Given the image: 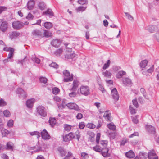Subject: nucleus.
I'll return each mask as SVG.
<instances>
[{
	"instance_id": "f257e3e1",
	"label": "nucleus",
	"mask_w": 159,
	"mask_h": 159,
	"mask_svg": "<svg viewBox=\"0 0 159 159\" xmlns=\"http://www.w3.org/2000/svg\"><path fill=\"white\" fill-rule=\"evenodd\" d=\"M63 73L64 77L63 80V81L65 82H68L72 81L73 80V75H70V72L67 70H64Z\"/></svg>"
},
{
	"instance_id": "f03ea898",
	"label": "nucleus",
	"mask_w": 159,
	"mask_h": 159,
	"mask_svg": "<svg viewBox=\"0 0 159 159\" xmlns=\"http://www.w3.org/2000/svg\"><path fill=\"white\" fill-rule=\"evenodd\" d=\"M36 110L37 113L41 116L45 117L47 116V112L44 107L39 105L37 107Z\"/></svg>"
},
{
	"instance_id": "7ed1b4c3",
	"label": "nucleus",
	"mask_w": 159,
	"mask_h": 159,
	"mask_svg": "<svg viewBox=\"0 0 159 159\" xmlns=\"http://www.w3.org/2000/svg\"><path fill=\"white\" fill-rule=\"evenodd\" d=\"M12 27L16 30H19L23 27V22L19 21H15L12 23Z\"/></svg>"
},
{
	"instance_id": "20e7f679",
	"label": "nucleus",
	"mask_w": 159,
	"mask_h": 159,
	"mask_svg": "<svg viewBox=\"0 0 159 159\" xmlns=\"http://www.w3.org/2000/svg\"><path fill=\"white\" fill-rule=\"evenodd\" d=\"M16 92L17 94H18L19 97L20 98L25 99L27 96V94L26 92L21 88H18Z\"/></svg>"
},
{
	"instance_id": "39448f33",
	"label": "nucleus",
	"mask_w": 159,
	"mask_h": 159,
	"mask_svg": "<svg viewBox=\"0 0 159 159\" xmlns=\"http://www.w3.org/2000/svg\"><path fill=\"white\" fill-rule=\"evenodd\" d=\"M80 93L83 95L87 96L90 94L89 89L87 86H82L80 88Z\"/></svg>"
},
{
	"instance_id": "423d86ee",
	"label": "nucleus",
	"mask_w": 159,
	"mask_h": 159,
	"mask_svg": "<svg viewBox=\"0 0 159 159\" xmlns=\"http://www.w3.org/2000/svg\"><path fill=\"white\" fill-rule=\"evenodd\" d=\"M75 138V136L72 132H70L65 136H63V141L65 142H67Z\"/></svg>"
},
{
	"instance_id": "0eeeda50",
	"label": "nucleus",
	"mask_w": 159,
	"mask_h": 159,
	"mask_svg": "<svg viewBox=\"0 0 159 159\" xmlns=\"http://www.w3.org/2000/svg\"><path fill=\"white\" fill-rule=\"evenodd\" d=\"M111 94L112 98L114 99L115 102H117L118 101L119 99V96L116 88H114L111 90Z\"/></svg>"
},
{
	"instance_id": "6e6552de",
	"label": "nucleus",
	"mask_w": 159,
	"mask_h": 159,
	"mask_svg": "<svg viewBox=\"0 0 159 159\" xmlns=\"http://www.w3.org/2000/svg\"><path fill=\"white\" fill-rule=\"evenodd\" d=\"M145 29L151 33L159 31V30L158 29L157 26L155 25L148 26L146 27Z\"/></svg>"
},
{
	"instance_id": "1a4fd4ad",
	"label": "nucleus",
	"mask_w": 159,
	"mask_h": 159,
	"mask_svg": "<svg viewBox=\"0 0 159 159\" xmlns=\"http://www.w3.org/2000/svg\"><path fill=\"white\" fill-rule=\"evenodd\" d=\"M145 128L146 131L149 133L154 134L156 133L155 128L151 125H146Z\"/></svg>"
},
{
	"instance_id": "9d476101",
	"label": "nucleus",
	"mask_w": 159,
	"mask_h": 159,
	"mask_svg": "<svg viewBox=\"0 0 159 159\" xmlns=\"http://www.w3.org/2000/svg\"><path fill=\"white\" fill-rule=\"evenodd\" d=\"M1 23L0 25V30L3 32L5 33L7 30L8 27V23L6 21L2 20Z\"/></svg>"
},
{
	"instance_id": "9b49d317",
	"label": "nucleus",
	"mask_w": 159,
	"mask_h": 159,
	"mask_svg": "<svg viewBox=\"0 0 159 159\" xmlns=\"http://www.w3.org/2000/svg\"><path fill=\"white\" fill-rule=\"evenodd\" d=\"M42 138L45 140H48L51 138L50 136L48 134V132L46 129H44L40 133Z\"/></svg>"
},
{
	"instance_id": "f8f14e48",
	"label": "nucleus",
	"mask_w": 159,
	"mask_h": 159,
	"mask_svg": "<svg viewBox=\"0 0 159 159\" xmlns=\"http://www.w3.org/2000/svg\"><path fill=\"white\" fill-rule=\"evenodd\" d=\"M70 109H74L76 111H79L80 109L79 106L75 103H69L66 105Z\"/></svg>"
},
{
	"instance_id": "ddd939ff",
	"label": "nucleus",
	"mask_w": 159,
	"mask_h": 159,
	"mask_svg": "<svg viewBox=\"0 0 159 159\" xmlns=\"http://www.w3.org/2000/svg\"><path fill=\"white\" fill-rule=\"evenodd\" d=\"M148 159H158V157L154 150H151L148 153Z\"/></svg>"
},
{
	"instance_id": "4468645a",
	"label": "nucleus",
	"mask_w": 159,
	"mask_h": 159,
	"mask_svg": "<svg viewBox=\"0 0 159 159\" xmlns=\"http://www.w3.org/2000/svg\"><path fill=\"white\" fill-rule=\"evenodd\" d=\"M102 150L100 153L104 157H106L110 156L111 154L108 152L109 149L107 147H102Z\"/></svg>"
},
{
	"instance_id": "2eb2a0df",
	"label": "nucleus",
	"mask_w": 159,
	"mask_h": 159,
	"mask_svg": "<svg viewBox=\"0 0 159 159\" xmlns=\"http://www.w3.org/2000/svg\"><path fill=\"white\" fill-rule=\"evenodd\" d=\"M62 42V40L60 39H54L51 42V45L56 48L59 47Z\"/></svg>"
},
{
	"instance_id": "dca6fc26",
	"label": "nucleus",
	"mask_w": 159,
	"mask_h": 159,
	"mask_svg": "<svg viewBox=\"0 0 159 159\" xmlns=\"http://www.w3.org/2000/svg\"><path fill=\"white\" fill-rule=\"evenodd\" d=\"M31 34L33 36H34L38 37H42V32L38 29L34 30L32 32Z\"/></svg>"
},
{
	"instance_id": "f3484780",
	"label": "nucleus",
	"mask_w": 159,
	"mask_h": 159,
	"mask_svg": "<svg viewBox=\"0 0 159 159\" xmlns=\"http://www.w3.org/2000/svg\"><path fill=\"white\" fill-rule=\"evenodd\" d=\"M122 80L124 85L126 86H129L132 83L131 80L128 77L123 78Z\"/></svg>"
},
{
	"instance_id": "a211bd4d",
	"label": "nucleus",
	"mask_w": 159,
	"mask_h": 159,
	"mask_svg": "<svg viewBox=\"0 0 159 159\" xmlns=\"http://www.w3.org/2000/svg\"><path fill=\"white\" fill-rule=\"evenodd\" d=\"M43 15H46L49 17L52 18L54 16V13L51 9H48L45 11L43 13Z\"/></svg>"
},
{
	"instance_id": "6ab92c4d",
	"label": "nucleus",
	"mask_w": 159,
	"mask_h": 159,
	"mask_svg": "<svg viewBox=\"0 0 159 159\" xmlns=\"http://www.w3.org/2000/svg\"><path fill=\"white\" fill-rule=\"evenodd\" d=\"M35 4V1L34 0H30L28 1L26 6L27 8L29 10H32Z\"/></svg>"
},
{
	"instance_id": "aec40b11",
	"label": "nucleus",
	"mask_w": 159,
	"mask_h": 159,
	"mask_svg": "<svg viewBox=\"0 0 159 159\" xmlns=\"http://www.w3.org/2000/svg\"><path fill=\"white\" fill-rule=\"evenodd\" d=\"M20 35V33L17 31H13L12 32L9 34V38L11 39H16Z\"/></svg>"
},
{
	"instance_id": "412c9836",
	"label": "nucleus",
	"mask_w": 159,
	"mask_h": 159,
	"mask_svg": "<svg viewBox=\"0 0 159 159\" xmlns=\"http://www.w3.org/2000/svg\"><path fill=\"white\" fill-rule=\"evenodd\" d=\"M109 111V110L106 111L104 114L103 117L107 121H111L112 120V118L111 116V113H107V112Z\"/></svg>"
},
{
	"instance_id": "4be33fe9",
	"label": "nucleus",
	"mask_w": 159,
	"mask_h": 159,
	"mask_svg": "<svg viewBox=\"0 0 159 159\" xmlns=\"http://www.w3.org/2000/svg\"><path fill=\"white\" fill-rule=\"evenodd\" d=\"M38 7L39 9L41 11L45 10L47 8V5L43 1H40L38 3Z\"/></svg>"
},
{
	"instance_id": "5701e85b",
	"label": "nucleus",
	"mask_w": 159,
	"mask_h": 159,
	"mask_svg": "<svg viewBox=\"0 0 159 159\" xmlns=\"http://www.w3.org/2000/svg\"><path fill=\"white\" fill-rule=\"evenodd\" d=\"M34 102V99L33 98L28 100L26 102V105L29 108H32Z\"/></svg>"
},
{
	"instance_id": "b1692460",
	"label": "nucleus",
	"mask_w": 159,
	"mask_h": 159,
	"mask_svg": "<svg viewBox=\"0 0 159 159\" xmlns=\"http://www.w3.org/2000/svg\"><path fill=\"white\" fill-rule=\"evenodd\" d=\"M125 155L129 159L133 158L135 156V153L132 150H130L126 152Z\"/></svg>"
},
{
	"instance_id": "393cba45",
	"label": "nucleus",
	"mask_w": 159,
	"mask_h": 159,
	"mask_svg": "<svg viewBox=\"0 0 159 159\" xmlns=\"http://www.w3.org/2000/svg\"><path fill=\"white\" fill-rule=\"evenodd\" d=\"M57 150L61 157H63L65 156L66 154V151L61 146L58 147L57 148Z\"/></svg>"
},
{
	"instance_id": "a878e982",
	"label": "nucleus",
	"mask_w": 159,
	"mask_h": 159,
	"mask_svg": "<svg viewBox=\"0 0 159 159\" xmlns=\"http://www.w3.org/2000/svg\"><path fill=\"white\" fill-rule=\"evenodd\" d=\"M79 82L77 80H74L73 83V87L71 90L75 91L78 87Z\"/></svg>"
},
{
	"instance_id": "bb28decb",
	"label": "nucleus",
	"mask_w": 159,
	"mask_h": 159,
	"mask_svg": "<svg viewBox=\"0 0 159 159\" xmlns=\"http://www.w3.org/2000/svg\"><path fill=\"white\" fill-rule=\"evenodd\" d=\"M14 145L11 142H9L6 144L5 149L7 150H13Z\"/></svg>"
},
{
	"instance_id": "cd10ccee",
	"label": "nucleus",
	"mask_w": 159,
	"mask_h": 159,
	"mask_svg": "<svg viewBox=\"0 0 159 159\" xmlns=\"http://www.w3.org/2000/svg\"><path fill=\"white\" fill-rule=\"evenodd\" d=\"M43 35H42V37L49 38L52 35V34L50 31L44 30Z\"/></svg>"
},
{
	"instance_id": "c85d7f7f",
	"label": "nucleus",
	"mask_w": 159,
	"mask_h": 159,
	"mask_svg": "<svg viewBox=\"0 0 159 159\" xmlns=\"http://www.w3.org/2000/svg\"><path fill=\"white\" fill-rule=\"evenodd\" d=\"M140 159H146L148 157V153L144 152H140L139 154Z\"/></svg>"
},
{
	"instance_id": "c756f323",
	"label": "nucleus",
	"mask_w": 159,
	"mask_h": 159,
	"mask_svg": "<svg viewBox=\"0 0 159 159\" xmlns=\"http://www.w3.org/2000/svg\"><path fill=\"white\" fill-rule=\"evenodd\" d=\"M148 61L147 60H142L139 64L140 67L142 68V70H143V68H144L147 66Z\"/></svg>"
},
{
	"instance_id": "7c9ffc66",
	"label": "nucleus",
	"mask_w": 159,
	"mask_h": 159,
	"mask_svg": "<svg viewBox=\"0 0 159 159\" xmlns=\"http://www.w3.org/2000/svg\"><path fill=\"white\" fill-rule=\"evenodd\" d=\"M126 74V72L124 71L121 70L119 71L116 75V77L118 79H120L121 78L123 75H125Z\"/></svg>"
},
{
	"instance_id": "2f4dec72",
	"label": "nucleus",
	"mask_w": 159,
	"mask_h": 159,
	"mask_svg": "<svg viewBox=\"0 0 159 159\" xmlns=\"http://www.w3.org/2000/svg\"><path fill=\"white\" fill-rule=\"evenodd\" d=\"M43 26L47 29H50L52 27L53 25L51 22H46L44 23Z\"/></svg>"
},
{
	"instance_id": "473e14b6",
	"label": "nucleus",
	"mask_w": 159,
	"mask_h": 159,
	"mask_svg": "<svg viewBox=\"0 0 159 159\" xmlns=\"http://www.w3.org/2000/svg\"><path fill=\"white\" fill-rule=\"evenodd\" d=\"M50 125L52 126H54L56 123V120L55 118L50 117L49 120Z\"/></svg>"
},
{
	"instance_id": "72a5a7b5",
	"label": "nucleus",
	"mask_w": 159,
	"mask_h": 159,
	"mask_svg": "<svg viewBox=\"0 0 159 159\" xmlns=\"http://www.w3.org/2000/svg\"><path fill=\"white\" fill-rule=\"evenodd\" d=\"M107 127L111 130L114 131L116 130V127L113 122H111L107 124Z\"/></svg>"
},
{
	"instance_id": "f704fd0d",
	"label": "nucleus",
	"mask_w": 159,
	"mask_h": 159,
	"mask_svg": "<svg viewBox=\"0 0 159 159\" xmlns=\"http://www.w3.org/2000/svg\"><path fill=\"white\" fill-rule=\"evenodd\" d=\"M1 133L3 137L6 136L9 134V132L7 129H2L1 130Z\"/></svg>"
},
{
	"instance_id": "c9c22d12",
	"label": "nucleus",
	"mask_w": 159,
	"mask_h": 159,
	"mask_svg": "<svg viewBox=\"0 0 159 159\" xmlns=\"http://www.w3.org/2000/svg\"><path fill=\"white\" fill-rule=\"evenodd\" d=\"M102 147L99 145H96L93 147L92 149L96 152H100L102 150Z\"/></svg>"
},
{
	"instance_id": "e433bc0d",
	"label": "nucleus",
	"mask_w": 159,
	"mask_h": 159,
	"mask_svg": "<svg viewBox=\"0 0 159 159\" xmlns=\"http://www.w3.org/2000/svg\"><path fill=\"white\" fill-rule=\"evenodd\" d=\"M34 149L35 148H37V149L36 150V152L42 151H43V149L42 147L39 144V141L37 143L36 145V146H34Z\"/></svg>"
},
{
	"instance_id": "4c0bfd02",
	"label": "nucleus",
	"mask_w": 159,
	"mask_h": 159,
	"mask_svg": "<svg viewBox=\"0 0 159 159\" xmlns=\"http://www.w3.org/2000/svg\"><path fill=\"white\" fill-rule=\"evenodd\" d=\"M63 52V49L61 48L57 49L54 52V54L57 56H60Z\"/></svg>"
},
{
	"instance_id": "58836bf2",
	"label": "nucleus",
	"mask_w": 159,
	"mask_h": 159,
	"mask_svg": "<svg viewBox=\"0 0 159 159\" xmlns=\"http://www.w3.org/2000/svg\"><path fill=\"white\" fill-rule=\"evenodd\" d=\"M140 91L141 93L143 95V97L147 99H148L149 98L146 94V92L145 89L143 88H141L140 89Z\"/></svg>"
},
{
	"instance_id": "ea45409f",
	"label": "nucleus",
	"mask_w": 159,
	"mask_h": 159,
	"mask_svg": "<svg viewBox=\"0 0 159 159\" xmlns=\"http://www.w3.org/2000/svg\"><path fill=\"white\" fill-rule=\"evenodd\" d=\"M30 134L31 136L37 135V138L39 139L40 136V133L37 131H34L33 132H30L29 133Z\"/></svg>"
},
{
	"instance_id": "a19ab883",
	"label": "nucleus",
	"mask_w": 159,
	"mask_h": 159,
	"mask_svg": "<svg viewBox=\"0 0 159 159\" xmlns=\"http://www.w3.org/2000/svg\"><path fill=\"white\" fill-rule=\"evenodd\" d=\"M75 57V54L74 53H72L70 54H66L65 56L66 58L67 59H73Z\"/></svg>"
},
{
	"instance_id": "79ce46f5",
	"label": "nucleus",
	"mask_w": 159,
	"mask_h": 159,
	"mask_svg": "<svg viewBox=\"0 0 159 159\" xmlns=\"http://www.w3.org/2000/svg\"><path fill=\"white\" fill-rule=\"evenodd\" d=\"M103 75L105 77L110 78L111 76V73L107 70H106L105 72H103Z\"/></svg>"
},
{
	"instance_id": "37998d69",
	"label": "nucleus",
	"mask_w": 159,
	"mask_h": 159,
	"mask_svg": "<svg viewBox=\"0 0 159 159\" xmlns=\"http://www.w3.org/2000/svg\"><path fill=\"white\" fill-rule=\"evenodd\" d=\"M52 91L53 94L56 95L59 93L60 90L58 88L55 87L52 89Z\"/></svg>"
},
{
	"instance_id": "c03bdc74",
	"label": "nucleus",
	"mask_w": 159,
	"mask_h": 159,
	"mask_svg": "<svg viewBox=\"0 0 159 159\" xmlns=\"http://www.w3.org/2000/svg\"><path fill=\"white\" fill-rule=\"evenodd\" d=\"M72 127V126L71 125L67 124H65L64 125V130L68 132L70 131L71 130Z\"/></svg>"
},
{
	"instance_id": "a18cd8bd",
	"label": "nucleus",
	"mask_w": 159,
	"mask_h": 159,
	"mask_svg": "<svg viewBox=\"0 0 159 159\" xmlns=\"http://www.w3.org/2000/svg\"><path fill=\"white\" fill-rule=\"evenodd\" d=\"M87 8V7H84L82 6H80L78 7L76 9V10L77 12L82 11L83 12Z\"/></svg>"
},
{
	"instance_id": "49530a36",
	"label": "nucleus",
	"mask_w": 159,
	"mask_h": 159,
	"mask_svg": "<svg viewBox=\"0 0 159 159\" xmlns=\"http://www.w3.org/2000/svg\"><path fill=\"white\" fill-rule=\"evenodd\" d=\"M31 59L34 62H35L38 64H39L40 62V59L37 57L35 56L33 57Z\"/></svg>"
},
{
	"instance_id": "de8ad7c7",
	"label": "nucleus",
	"mask_w": 159,
	"mask_h": 159,
	"mask_svg": "<svg viewBox=\"0 0 159 159\" xmlns=\"http://www.w3.org/2000/svg\"><path fill=\"white\" fill-rule=\"evenodd\" d=\"M39 81L42 83L46 84L48 81V79L45 77H40L39 78Z\"/></svg>"
},
{
	"instance_id": "09e8293b",
	"label": "nucleus",
	"mask_w": 159,
	"mask_h": 159,
	"mask_svg": "<svg viewBox=\"0 0 159 159\" xmlns=\"http://www.w3.org/2000/svg\"><path fill=\"white\" fill-rule=\"evenodd\" d=\"M111 62L110 60H107V63L104 64V65L103 67H102V69L103 70H105L108 68Z\"/></svg>"
},
{
	"instance_id": "8fccbe9b",
	"label": "nucleus",
	"mask_w": 159,
	"mask_h": 159,
	"mask_svg": "<svg viewBox=\"0 0 159 159\" xmlns=\"http://www.w3.org/2000/svg\"><path fill=\"white\" fill-rule=\"evenodd\" d=\"M78 3L81 5H87L88 3V0H78Z\"/></svg>"
},
{
	"instance_id": "3c124183",
	"label": "nucleus",
	"mask_w": 159,
	"mask_h": 159,
	"mask_svg": "<svg viewBox=\"0 0 159 159\" xmlns=\"http://www.w3.org/2000/svg\"><path fill=\"white\" fill-rule=\"evenodd\" d=\"M100 144L103 146L102 147H107L108 141L107 140H101L100 142Z\"/></svg>"
},
{
	"instance_id": "603ef678",
	"label": "nucleus",
	"mask_w": 159,
	"mask_h": 159,
	"mask_svg": "<svg viewBox=\"0 0 159 159\" xmlns=\"http://www.w3.org/2000/svg\"><path fill=\"white\" fill-rule=\"evenodd\" d=\"M49 66L55 69H57L59 67V65L55 62H52L49 64Z\"/></svg>"
},
{
	"instance_id": "864d4df0",
	"label": "nucleus",
	"mask_w": 159,
	"mask_h": 159,
	"mask_svg": "<svg viewBox=\"0 0 159 159\" xmlns=\"http://www.w3.org/2000/svg\"><path fill=\"white\" fill-rule=\"evenodd\" d=\"M126 16L127 17V18L131 21H133L134 20V18L133 17L129 14L128 12H125Z\"/></svg>"
},
{
	"instance_id": "5fc2aeb1",
	"label": "nucleus",
	"mask_w": 159,
	"mask_h": 159,
	"mask_svg": "<svg viewBox=\"0 0 159 159\" xmlns=\"http://www.w3.org/2000/svg\"><path fill=\"white\" fill-rule=\"evenodd\" d=\"M86 127L90 129H93L95 128L96 126L93 123H89L86 125Z\"/></svg>"
},
{
	"instance_id": "6e6d98bb",
	"label": "nucleus",
	"mask_w": 159,
	"mask_h": 159,
	"mask_svg": "<svg viewBox=\"0 0 159 159\" xmlns=\"http://www.w3.org/2000/svg\"><path fill=\"white\" fill-rule=\"evenodd\" d=\"M34 16L30 12L29 13L28 15L26 16V18L28 20H32L34 18Z\"/></svg>"
},
{
	"instance_id": "4d7b16f0",
	"label": "nucleus",
	"mask_w": 159,
	"mask_h": 159,
	"mask_svg": "<svg viewBox=\"0 0 159 159\" xmlns=\"http://www.w3.org/2000/svg\"><path fill=\"white\" fill-rule=\"evenodd\" d=\"M100 137V134L98 133L97 134L96 142L97 144H99V140Z\"/></svg>"
},
{
	"instance_id": "13d9d810",
	"label": "nucleus",
	"mask_w": 159,
	"mask_h": 159,
	"mask_svg": "<svg viewBox=\"0 0 159 159\" xmlns=\"http://www.w3.org/2000/svg\"><path fill=\"white\" fill-rule=\"evenodd\" d=\"M85 123L84 122H80L79 124V126L80 129H83L85 127Z\"/></svg>"
},
{
	"instance_id": "bf43d9fd",
	"label": "nucleus",
	"mask_w": 159,
	"mask_h": 159,
	"mask_svg": "<svg viewBox=\"0 0 159 159\" xmlns=\"http://www.w3.org/2000/svg\"><path fill=\"white\" fill-rule=\"evenodd\" d=\"M132 102L134 106L137 108L138 107L139 105L137 100L136 98L134 99H133L132 100Z\"/></svg>"
},
{
	"instance_id": "052dcab7",
	"label": "nucleus",
	"mask_w": 159,
	"mask_h": 159,
	"mask_svg": "<svg viewBox=\"0 0 159 159\" xmlns=\"http://www.w3.org/2000/svg\"><path fill=\"white\" fill-rule=\"evenodd\" d=\"M4 116L7 117H8L10 116V113L9 111L5 110L3 111Z\"/></svg>"
},
{
	"instance_id": "680f3d73",
	"label": "nucleus",
	"mask_w": 159,
	"mask_h": 159,
	"mask_svg": "<svg viewBox=\"0 0 159 159\" xmlns=\"http://www.w3.org/2000/svg\"><path fill=\"white\" fill-rule=\"evenodd\" d=\"M7 105L6 102L2 99L0 100V106H4Z\"/></svg>"
},
{
	"instance_id": "e2e57ef3",
	"label": "nucleus",
	"mask_w": 159,
	"mask_h": 159,
	"mask_svg": "<svg viewBox=\"0 0 159 159\" xmlns=\"http://www.w3.org/2000/svg\"><path fill=\"white\" fill-rule=\"evenodd\" d=\"M157 33L154 35V38L157 40V42H159V32H156Z\"/></svg>"
},
{
	"instance_id": "0e129e2a",
	"label": "nucleus",
	"mask_w": 159,
	"mask_h": 159,
	"mask_svg": "<svg viewBox=\"0 0 159 159\" xmlns=\"http://www.w3.org/2000/svg\"><path fill=\"white\" fill-rule=\"evenodd\" d=\"M154 66L152 65L150 68L148 69L147 70V72L149 73H152L154 71Z\"/></svg>"
},
{
	"instance_id": "69168bd1",
	"label": "nucleus",
	"mask_w": 159,
	"mask_h": 159,
	"mask_svg": "<svg viewBox=\"0 0 159 159\" xmlns=\"http://www.w3.org/2000/svg\"><path fill=\"white\" fill-rule=\"evenodd\" d=\"M81 155L83 159H86L88 157V154L84 152H82L81 153Z\"/></svg>"
},
{
	"instance_id": "338daca9",
	"label": "nucleus",
	"mask_w": 159,
	"mask_h": 159,
	"mask_svg": "<svg viewBox=\"0 0 159 159\" xmlns=\"http://www.w3.org/2000/svg\"><path fill=\"white\" fill-rule=\"evenodd\" d=\"M26 57H25L23 59L21 60H18L17 62V64H19L20 63L21 64V65L22 66H23V63L26 61Z\"/></svg>"
},
{
	"instance_id": "774afa93",
	"label": "nucleus",
	"mask_w": 159,
	"mask_h": 159,
	"mask_svg": "<svg viewBox=\"0 0 159 159\" xmlns=\"http://www.w3.org/2000/svg\"><path fill=\"white\" fill-rule=\"evenodd\" d=\"M7 10V8L4 6H0V14L3 11H6Z\"/></svg>"
}]
</instances>
